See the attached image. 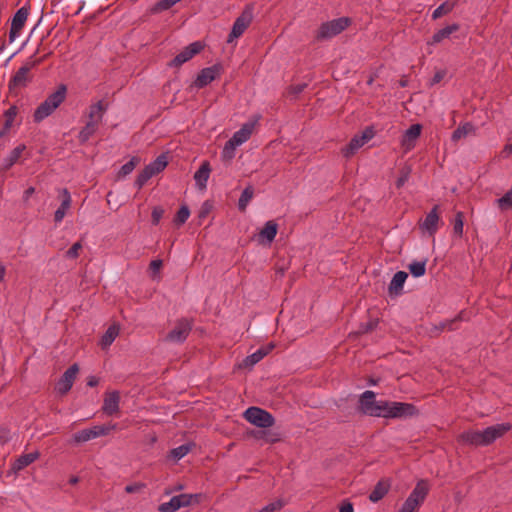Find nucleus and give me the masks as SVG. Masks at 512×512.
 <instances>
[{
  "mask_svg": "<svg viewBox=\"0 0 512 512\" xmlns=\"http://www.w3.org/2000/svg\"><path fill=\"white\" fill-rule=\"evenodd\" d=\"M189 216H190L189 208L186 205H183L177 211L175 218H174V223L177 226H181L188 220Z\"/></svg>",
  "mask_w": 512,
  "mask_h": 512,
  "instance_id": "obj_43",
  "label": "nucleus"
},
{
  "mask_svg": "<svg viewBox=\"0 0 512 512\" xmlns=\"http://www.w3.org/2000/svg\"><path fill=\"white\" fill-rule=\"evenodd\" d=\"M29 7L23 6L14 14L9 31V41L13 42L21 33L29 16Z\"/></svg>",
  "mask_w": 512,
  "mask_h": 512,
  "instance_id": "obj_13",
  "label": "nucleus"
},
{
  "mask_svg": "<svg viewBox=\"0 0 512 512\" xmlns=\"http://www.w3.org/2000/svg\"><path fill=\"white\" fill-rule=\"evenodd\" d=\"M498 206L502 210H508L512 207V189L497 199Z\"/></svg>",
  "mask_w": 512,
  "mask_h": 512,
  "instance_id": "obj_49",
  "label": "nucleus"
},
{
  "mask_svg": "<svg viewBox=\"0 0 512 512\" xmlns=\"http://www.w3.org/2000/svg\"><path fill=\"white\" fill-rule=\"evenodd\" d=\"M43 59L30 60L20 67L8 83L9 91L16 94L18 90L25 88L33 79L31 70L38 66Z\"/></svg>",
  "mask_w": 512,
  "mask_h": 512,
  "instance_id": "obj_4",
  "label": "nucleus"
},
{
  "mask_svg": "<svg viewBox=\"0 0 512 512\" xmlns=\"http://www.w3.org/2000/svg\"><path fill=\"white\" fill-rule=\"evenodd\" d=\"M422 126L420 124L411 125L404 133L401 144L405 150H411L415 146L416 140L421 134Z\"/></svg>",
  "mask_w": 512,
  "mask_h": 512,
  "instance_id": "obj_18",
  "label": "nucleus"
},
{
  "mask_svg": "<svg viewBox=\"0 0 512 512\" xmlns=\"http://www.w3.org/2000/svg\"><path fill=\"white\" fill-rule=\"evenodd\" d=\"M459 319H460L459 317H456L451 320H445V321L441 322L439 325L433 326L429 332L430 336H432V337L438 336L445 329L450 330V331L457 329L456 324L458 323Z\"/></svg>",
  "mask_w": 512,
  "mask_h": 512,
  "instance_id": "obj_35",
  "label": "nucleus"
},
{
  "mask_svg": "<svg viewBox=\"0 0 512 512\" xmlns=\"http://www.w3.org/2000/svg\"><path fill=\"white\" fill-rule=\"evenodd\" d=\"M410 173H411V169L408 166H405V167H403L400 170V176L396 180V187L397 188H401V187H403L405 185V183L409 179Z\"/></svg>",
  "mask_w": 512,
  "mask_h": 512,
  "instance_id": "obj_51",
  "label": "nucleus"
},
{
  "mask_svg": "<svg viewBox=\"0 0 512 512\" xmlns=\"http://www.w3.org/2000/svg\"><path fill=\"white\" fill-rule=\"evenodd\" d=\"M201 494H180L173 496L170 501L162 503L158 507L159 512H175L181 507H186L192 503H198Z\"/></svg>",
  "mask_w": 512,
  "mask_h": 512,
  "instance_id": "obj_7",
  "label": "nucleus"
},
{
  "mask_svg": "<svg viewBox=\"0 0 512 512\" xmlns=\"http://www.w3.org/2000/svg\"><path fill=\"white\" fill-rule=\"evenodd\" d=\"M380 400H376L375 392L366 390L358 400L357 410L364 415L376 417L379 409Z\"/></svg>",
  "mask_w": 512,
  "mask_h": 512,
  "instance_id": "obj_9",
  "label": "nucleus"
},
{
  "mask_svg": "<svg viewBox=\"0 0 512 512\" xmlns=\"http://www.w3.org/2000/svg\"><path fill=\"white\" fill-rule=\"evenodd\" d=\"M222 71V66L220 64H215L210 67L203 68L197 78L195 79L193 85L196 88H203L210 84L213 80L220 76Z\"/></svg>",
  "mask_w": 512,
  "mask_h": 512,
  "instance_id": "obj_15",
  "label": "nucleus"
},
{
  "mask_svg": "<svg viewBox=\"0 0 512 512\" xmlns=\"http://www.w3.org/2000/svg\"><path fill=\"white\" fill-rule=\"evenodd\" d=\"M350 23L351 20L348 17H340L322 23L317 30L315 38L318 41L331 39L343 32L350 25Z\"/></svg>",
  "mask_w": 512,
  "mask_h": 512,
  "instance_id": "obj_5",
  "label": "nucleus"
},
{
  "mask_svg": "<svg viewBox=\"0 0 512 512\" xmlns=\"http://www.w3.org/2000/svg\"><path fill=\"white\" fill-rule=\"evenodd\" d=\"M375 133L372 127H366L361 135H355L348 145L342 148V154L344 157L349 158L354 155L358 149L374 137Z\"/></svg>",
  "mask_w": 512,
  "mask_h": 512,
  "instance_id": "obj_10",
  "label": "nucleus"
},
{
  "mask_svg": "<svg viewBox=\"0 0 512 512\" xmlns=\"http://www.w3.org/2000/svg\"><path fill=\"white\" fill-rule=\"evenodd\" d=\"M5 275V267L0 265V282L3 280Z\"/></svg>",
  "mask_w": 512,
  "mask_h": 512,
  "instance_id": "obj_64",
  "label": "nucleus"
},
{
  "mask_svg": "<svg viewBox=\"0 0 512 512\" xmlns=\"http://www.w3.org/2000/svg\"><path fill=\"white\" fill-rule=\"evenodd\" d=\"M180 2L179 0H159L156 2L151 8L150 13L151 14H157L162 11H166L170 9L172 6Z\"/></svg>",
  "mask_w": 512,
  "mask_h": 512,
  "instance_id": "obj_39",
  "label": "nucleus"
},
{
  "mask_svg": "<svg viewBox=\"0 0 512 512\" xmlns=\"http://www.w3.org/2000/svg\"><path fill=\"white\" fill-rule=\"evenodd\" d=\"M98 383H99V380H98V378H97V377H95V376H90V377H88V379H87V385H88L89 387H95V386H97V385H98Z\"/></svg>",
  "mask_w": 512,
  "mask_h": 512,
  "instance_id": "obj_63",
  "label": "nucleus"
},
{
  "mask_svg": "<svg viewBox=\"0 0 512 512\" xmlns=\"http://www.w3.org/2000/svg\"><path fill=\"white\" fill-rule=\"evenodd\" d=\"M501 155L504 158H509L512 155V143L504 146Z\"/></svg>",
  "mask_w": 512,
  "mask_h": 512,
  "instance_id": "obj_60",
  "label": "nucleus"
},
{
  "mask_svg": "<svg viewBox=\"0 0 512 512\" xmlns=\"http://www.w3.org/2000/svg\"><path fill=\"white\" fill-rule=\"evenodd\" d=\"M98 128L99 125L87 121L78 134L79 143L85 144L97 132Z\"/></svg>",
  "mask_w": 512,
  "mask_h": 512,
  "instance_id": "obj_34",
  "label": "nucleus"
},
{
  "mask_svg": "<svg viewBox=\"0 0 512 512\" xmlns=\"http://www.w3.org/2000/svg\"><path fill=\"white\" fill-rule=\"evenodd\" d=\"M236 146L230 145V141L228 140L223 148L222 157L227 160H231L235 156Z\"/></svg>",
  "mask_w": 512,
  "mask_h": 512,
  "instance_id": "obj_54",
  "label": "nucleus"
},
{
  "mask_svg": "<svg viewBox=\"0 0 512 512\" xmlns=\"http://www.w3.org/2000/svg\"><path fill=\"white\" fill-rule=\"evenodd\" d=\"M167 164L168 162L166 156L164 154H161L149 165L154 169V171H156L157 174H159L161 171L165 169Z\"/></svg>",
  "mask_w": 512,
  "mask_h": 512,
  "instance_id": "obj_45",
  "label": "nucleus"
},
{
  "mask_svg": "<svg viewBox=\"0 0 512 512\" xmlns=\"http://www.w3.org/2000/svg\"><path fill=\"white\" fill-rule=\"evenodd\" d=\"M18 114V107L16 105L10 106L3 114L4 124L0 129V138L4 137L12 127V124Z\"/></svg>",
  "mask_w": 512,
  "mask_h": 512,
  "instance_id": "obj_30",
  "label": "nucleus"
},
{
  "mask_svg": "<svg viewBox=\"0 0 512 512\" xmlns=\"http://www.w3.org/2000/svg\"><path fill=\"white\" fill-rule=\"evenodd\" d=\"M438 208L439 206L435 205L426 215L424 221L419 224L420 229L427 232L430 236H433L438 230V223L440 221Z\"/></svg>",
  "mask_w": 512,
  "mask_h": 512,
  "instance_id": "obj_16",
  "label": "nucleus"
},
{
  "mask_svg": "<svg viewBox=\"0 0 512 512\" xmlns=\"http://www.w3.org/2000/svg\"><path fill=\"white\" fill-rule=\"evenodd\" d=\"M145 487H146V485L144 483L136 482V483L127 485L125 487V492L128 494L138 493V492L142 491Z\"/></svg>",
  "mask_w": 512,
  "mask_h": 512,
  "instance_id": "obj_56",
  "label": "nucleus"
},
{
  "mask_svg": "<svg viewBox=\"0 0 512 512\" xmlns=\"http://www.w3.org/2000/svg\"><path fill=\"white\" fill-rule=\"evenodd\" d=\"M407 277L408 274L405 271H398L394 274L388 287L390 296H399L402 293Z\"/></svg>",
  "mask_w": 512,
  "mask_h": 512,
  "instance_id": "obj_21",
  "label": "nucleus"
},
{
  "mask_svg": "<svg viewBox=\"0 0 512 512\" xmlns=\"http://www.w3.org/2000/svg\"><path fill=\"white\" fill-rule=\"evenodd\" d=\"M278 225L273 220L267 221L264 227L259 232V240L260 242L266 241L267 243H271L277 234Z\"/></svg>",
  "mask_w": 512,
  "mask_h": 512,
  "instance_id": "obj_27",
  "label": "nucleus"
},
{
  "mask_svg": "<svg viewBox=\"0 0 512 512\" xmlns=\"http://www.w3.org/2000/svg\"><path fill=\"white\" fill-rule=\"evenodd\" d=\"M108 103L104 100H99L89 106L88 122L100 125L103 120V116L108 109Z\"/></svg>",
  "mask_w": 512,
  "mask_h": 512,
  "instance_id": "obj_17",
  "label": "nucleus"
},
{
  "mask_svg": "<svg viewBox=\"0 0 512 512\" xmlns=\"http://www.w3.org/2000/svg\"><path fill=\"white\" fill-rule=\"evenodd\" d=\"M164 215V209L161 208V207H155L153 210H152V214H151V217H152V223L154 225H158L161 218L163 217Z\"/></svg>",
  "mask_w": 512,
  "mask_h": 512,
  "instance_id": "obj_57",
  "label": "nucleus"
},
{
  "mask_svg": "<svg viewBox=\"0 0 512 512\" xmlns=\"http://www.w3.org/2000/svg\"><path fill=\"white\" fill-rule=\"evenodd\" d=\"M67 96V87L60 84L57 90L50 95L35 109L33 113V121L40 123L50 115L65 101Z\"/></svg>",
  "mask_w": 512,
  "mask_h": 512,
  "instance_id": "obj_3",
  "label": "nucleus"
},
{
  "mask_svg": "<svg viewBox=\"0 0 512 512\" xmlns=\"http://www.w3.org/2000/svg\"><path fill=\"white\" fill-rule=\"evenodd\" d=\"M455 7V2L452 1H444L440 6H438L432 13V18L434 20L441 18L444 15L450 13Z\"/></svg>",
  "mask_w": 512,
  "mask_h": 512,
  "instance_id": "obj_37",
  "label": "nucleus"
},
{
  "mask_svg": "<svg viewBox=\"0 0 512 512\" xmlns=\"http://www.w3.org/2000/svg\"><path fill=\"white\" fill-rule=\"evenodd\" d=\"M82 248L81 242L74 243L69 250L66 252V257L75 259L79 256V250Z\"/></svg>",
  "mask_w": 512,
  "mask_h": 512,
  "instance_id": "obj_55",
  "label": "nucleus"
},
{
  "mask_svg": "<svg viewBox=\"0 0 512 512\" xmlns=\"http://www.w3.org/2000/svg\"><path fill=\"white\" fill-rule=\"evenodd\" d=\"M62 196H63V199H62L61 205L55 211V214H54V220L56 223H59L63 220V218L65 217L67 211L69 210V208L71 206V196H70L69 191L66 188L62 189Z\"/></svg>",
  "mask_w": 512,
  "mask_h": 512,
  "instance_id": "obj_28",
  "label": "nucleus"
},
{
  "mask_svg": "<svg viewBox=\"0 0 512 512\" xmlns=\"http://www.w3.org/2000/svg\"><path fill=\"white\" fill-rule=\"evenodd\" d=\"M253 20V8L246 6L239 17L236 18L232 30L227 38L228 43H232L235 39L239 38L245 30L249 27Z\"/></svg>",
  "mask_w": 512,
  "mask_h": 512,
  "instance_id": "obj_8",
  "label": "nucleus"
},
{
  "mask_svg": "<svg viewBox=\"0 0 512 512\" xmlns=\"http://www.w3.org/2000/svg\"><path fill=\"white\" fill-rule=\"evenodd\" d=\"M244 418L251 424L260 428H269L274 425L275 419L264 409L259 407H249L244 412Z\"/></svg>",
  "mask_w": 512,
  "mask_h": 512,
  "instance_id": "obj_6",
  "label": "nucleus"
},
{
  "mask_svg": "<svg viewBox=\"0 0 512 512\" xmlns=\"http://www.w3.org/2000/svg\"><path fill=\"white\" fill-rule=\"evenodd\" d=\"M116 425H98L92 427L93 432L95 434V438L99 436H105L110 433L111 430L115 429Z\"/></svg>",
  "mask_w": 512,
  "mask_h": 512,
  "instance_id": "obj_52",
  "label": "nucleus"
},
{
  "mask_svg": "<svg viewBox=\"0 0 512 512\" xmlns=\"http://www.w3.org/2000/svg\"><path fill=\"white\" fill-rule=\"evenodd\" d=\"M429 492V485L426 480H420L417 482L416 486L408 496L409 498L414 499L417 504L421 505L426 499Z\"/></svg>",
  "mask_w": 512,
  "mask_h": 512,
  "instance_id": "obj_25",
  "label": "nucleus"
},
{
  "mask_svg": "<svg viewBox=\"0 0 512 512\" xmlns=\"http://www.w3.org/2000/svg\"><path fill=\"white\" fill-rule=\"evenodd\" d=\"M253 194H254V190H253L252 186H248L243 190V192L239 198V202H238L239 210L245 211L248 203L250 202V200L253 197Z\"/></svg>",
  "mask_w": 512,
  "mask_h": 512,
  "instance_id": "obj_42",
  "label": "nucleus"
},
{
  "mask_svg": "<svg viewBox=\"0 0 512 512\" xmlns=\"http://www.w3.org/2000/svg\"><path fill=\"white\" fill-rule=\"evenodd\" d=\"M95 438L92 428L83 429L73 434V441L77 444L84 443Z\"/></svg>",
  "mask_w": 512,
  "mask_h": 512,
  "instance_id": "obj_40",
  "label": "nucleus"
},
{
  "mask_svg": "<svg viewBox=\"0 0 512 512\" xmlns=\"http://www.w3.org/2000/svg\"><path fill=\"white\" fill-rule=\"evenodd\" d=\"M254 129V123H245L240 130L236 131L233 136L229 139L230 145H234L236 147L240 146L244 142H246Z\"/></svg>",
  "mask_w": 512,
  "mask_h": 512,
  "instance_id": "obj_20",
  "label": "nucleus"
},
{
  "mask_svg": "<svg viewBox=\"0 0 512 512\" xmlns=\"http://www.w3.org/2000/svg\"><path fill=\"white\" fill-rule=\"evenodd\" d=\"M162 265H163L162 260H160V259H156V260H152V261L150 262L149 267H150V269H151V271H152L153 273H157V272H159V270L161 269Z\"/></svg>",
  "mask_w": 512,
  "mask_h": 512,
  "instance_id": "obj_59",
  "label": "nucleus"
},
{
  "mask_svg": "<svg viewBox=\"0 0 512 512\" xmlns=\"http://www.w3.org/2000/svg\"><path fill=\"white\" fill-rule=\"evenodd\" d=\"M389 489L390 483L388 480L382 479L378 481L369 495V500L374 503L380 501L388 493Z\"/></svg>",
  "mask_w": 512,
  "mask_h": 512,
  "instance_id": "obj_29",
  "label": "nucleus"
},
{
  "mask_svg": "<svg viewBox=\"0 0 512 512\" xmlns=\"http://www.w3.org/2000/svg\"><path fill=\"white\" fill-rule=\"evenodd\" d=\"M460 29V25L457 23H453L451 25H448L437 32H435L432 36V38L427 42L428 45H435L440 42H442L444 39H447L453 34L454 32H457Z\"/></svg>",
  "mask_w": 512,
  "mask_h": 512,
  "instance_id": "obj_23",
  "label": "nucleus"
},
{
  "mask_svg": "<svg viewBox=\"0 0 512 512\" xmlns=\"http://www.w3.org/2000/svg\"><path fill=\"white\" fill-rule=\"evenodd\" d=\"M119 401L120 396L118 391H113L111 393H108L103 402V411L107 415H113L119 411Z\"/></svg>",
  "mask_w": 512,
  "mask_h": 512,
  "instance_id": "obj_22",
  "label": "nucleus"
},
{
  "mask_svg": "<svg viewBox=\"0 0 512 512\" xmlns=\"http://www.w3.org/2000/svg\"><path fill=\"white\" fill-rule=\"evenodd\" d=\"M191 449L189 444H183L179 447H176L170 451V457L174 460H180L184 456H186Z\"/></svg>",
  "mask_w": 512,
  "mask_h": 512,
  "instance_id": "obj_44",
  "label": "nucleus"
},
{
  "mask_svg": "<svg viewBox=\"0 0 512 512\" xmlns=\"http://www.w3.org/2000/svg\"><path fill=\"white\" fill-rule=\"evenodd\" d=\"M25 149H26V146L23 144L15 147L9 153V155L6 158H4L3 163H2V169L4 171L9 170L19 160V158L21 157V155Z\"/></svg>",
  "mask_w": 512,
  "mask_h": 512,
  "instance_id": "obj_32",
  "label": "nucleus"
},
{
  "mask_svg": "<svg viewBox=\"0 0 512 512\" xmlns=\"http://www.w3.org/2000/svg\"><path fill=\"white\" fill-rule=\"evenodd\" d=\"M192 330V324L188 319H180L175 327L166 335L165 341L182 343L186 340Z\"/></svg>",
  "mask_w": 512,
  "mask_h": 512,
  "instance_id": "obj_12",
  "label": "nucleus"
},
{
  "mask_svg": "<svg viewBox=\"0 0 512 512\" xmlns=\"http://www.w3.org/2000/svg\"><path fill=\"white\" fill-rule=\"evenodd\" d=\"M274 347L275 345L273 343H269L267 346L259 348L256 352L252 353L251 355L247 356L244 359V366L253 367L259 361H261L266 355H268L273 350Z\"/></svg>",
  "mask_w": 512,
  "mask_h": 512,
  "instance_id": "obj_24",
  "label": "nucleus"
},
{
  "mask_svg": "<svg viewBox=\"0 0 512 512\" xmlns=\"http://www.w3.org/2000/svg\"><path fill=\"white\" fill-rule=\"evenodd\" d=\"M307 87L306 83L291 85L287 88L286 96L291 99H296L300 93Z\"/></svg>",
  "mask_w": 512,
  "mask_h": 512,
  "instance_id": "obj_48",
  "label": "nucleus"
},
{
  "mask_svg": "<svg viewBox=\"0 0 512 512\" xmlns=\"http://www.w3.org/2000/svg\"><path fill=\"white\" fill-rule=\"evenodd\" d=\"M419 410L412 403L380 400L376 417L405 419L417 416Z\"/></svg>",
  "mask_w": 512,
  "mask_h": 512,
  "instance_id": "obj_2",
  "label": "nucleus"
},
{
  "mask_svg": "<svg viewBox=\"0 0 512 512\" xmlns=\"http://www.w3.org/2000/svg\"><path fill=\"white\" fill-rule=\"evenodd\" d=\"M204 48V45L200 41H196L191 43L189 46L185 47L179 54H177L169 63V67L178 68L190 59H192L196 54L200 53Z\"/></svg>",
  "mask_w": 512,
  "mask_h": 512,
  "instance_id": "obj_11",
  "label": "nucleus"
},
{
  "mask_svg": "<svg viewBox=\"0 0 512 512\" xmlns=\"http://www.w3.org/2000/svg\"><path fill=\"white\" fill-rule=\"evenodd\" d=\"M79 372V367L77 364L71 365L61 376L55 386V390L61 394L65 395L70 391L73 386V383L76 379V376Z\"/></svg>",
  "mask_w": 512,
  "mask_h": 512,
  "instance_id": "obj_14",
  "label": "nucleus"
},
{
  "mask_svg": "<svg viewBox=\"0 0 512 512\" xmlns=\"http://www.w3.org/2000/svg\"><path fill=\"white\" fill-rule=\"evenodd\" d=\"M427 260L413 261L408 265L409 272L416 278L421 277L426 272Z\"/></svg>",
  "mask_w": 512,
  "mask_h": 512,
  "instance_id": "obj_38",
  "label": "nucleus"
},
{
  "mask_svg": "<svg viewBox=\"0 0 512 512\" xmlns=\"http://www.w3.org/2000/svg\"><path fill=\"white\" fill-rule=\"evenodd\" d=\"M463 218H464L463 213L458 212L454 219L453 232L458 237H462V235H463V226H464Z\"/></svg>",
  "mask_w": 512,
  "mask_h": 512,
  "instance_id": "obj_47",
  "label": "nucleus"
},
{
  "mask_svg": "<svg viewBox=\"0 0 512 512\" xmlns=\"http://www.w3.org/2000/svg\"><path fill=\"white\" fill-rule=\"evenodd\" d=\"M210 172H211L210 164L207 161L203 162L202 165L200 166V168L195 172L194 179H195L196 185L200 189L206 188V183L209 179Z\"/></svg>",
  "mask_w": 512,
  "mask_h": 512,
  "instance_id": "obj_31",
  "label": "nucleus"
},
{
  "mask_svg": "<svg viewBox=\"0 0 512 512\" xmlns=\"http://www.w3.org/2000/svg\"><path fill=\"white\" fill-rule=\"evenodd\" d=\"M446 75V71L445 70H439L437 71L433 78L431 79V85H435L437 83H439Z\"/></svg>",
  "mask_w": 512,
  "mask_h": 512,
  "instance_id": "obj_58",
  "label": "nucleus"
},
{
  "mask_svg": "<svg viewBox=\"0 0 512 512\" xmlns=\"http://www.w3.org/2000/svg\"><path fill=\"white\" fill-rule=\"evenodd\" d=\"M285 506V502L282 499H278L274 502L269 503L257 512H276L281 510Z\"/></svg>",
  "mask_w": 512,
  "mask_h": 512,
  "instance_id": "obj_50",
  "label": "nucleus"
},
{
  "mask_svg": "<svg viewBox=\"0 0 512 512\" xmlns=\"http://www.w3.org/2000/svg\"><path fill=\"white\" fill-rule=\"evenodd\" d=\"M511 428L512 425L507 422L489 426L482 431L468 430L459 435V441L473 446H488L504 436Z\"/></svg>",
  "mask_w": 512,
  "mask_h": 512,
  "instance_id": "obj_1",
  "label": "nucleus"
},
{
  "mask_svg": "<svg viewBox=\"0 0 512 512\" xmlns=\"http://www.w3.org/2000/svg\"><path fill=\"white\" fill-rule=\"evenodd\" d=\"M35 193L34 187H29L24 191L23 200L26 202Z\"/></svg>",
  "mask_w": 512,
  "mask_h": 512,
  "instance_id": "obj_61",
  "label": "nucleus"
},
{
  "mask_svg": "<svg viewBox=\"0 0 512 512\" xmlns=\"http://www.w3.org/2000/svg\"><path fill=\"white\" fill-rule=\"evenodd\" d=\"M249 435L257 440H264L266 443H276L281 440V434L272 430H252Z\"/></svg>",
  "mask_w": 512,
  "mask_h": 512,
  "instance_id": "obj_26",
  "label": "nucleus"
},
{
  "mask_svg": "<svg viewBox=\"0 0 512 512\" xmlns=\"http://www.w3.org/2000/svg\"><path fill=\"white\" fill-rule=\"evenodd\" d=\"M339 512H353V505L350 502H345Z\"/></svg>",
  "mask_w": 512,
  "mask_h": 512,
  "instance_id": "obj_62",
  "label": "nucleus"
},
{
  "mask_svg": "<svg viewBox=\"0 0 512 512\" xmlns=\"http://www.w3.org/2000/svg\"><path fill=\"white\" fill-rule=\"evenodd\" d=\"M140 163L139 157H132L127 163L122 165L118 172V177H125L132 173V171L136 168V166Z\"/></svg>",
  "mask_w": 512,
  "mask_h": 512,
  "instance_id": "obj_41",
  "label": "nucleus"
},
{
  "mask_svg": "<svg viewBox=\"0 0 512 512\" xmlns=\"http://www.w3.org/2000/svg\"><path fill=\"white\" fill-rule=\"evenodd\" d=\"M39 457L40 452L38 450L27 454H22L11 464V471L17 474L19 471L23 470L34 461L39 459Z\"/></svg>",
  "mask_w": 512,
  "mask_h": 512,
  "instance_id": "obj_19",
  "label": "nucleus"
},
{
  "mask_svg": "<svg viewBox=\"0 0 512 512\" xmlns=\"http://www.w3.org/2000/svg\"><path fill=\"white\" fill-rule=\"evenodd\" d=\"M475 132V127L470 122H466L458 126L452 133L451 140L453 142H457L462 138H465L469 134H473Z\"/></svg>",
  "mask_w": 512,
  "mask_h": 512,
  "instance_id": "obj_33",
  "label": "nucleus"
},
{
  "mask_svg": "<svg viewBox=\"0 0 512 512\" xmlns=\"http://www.w3.org/2000/svg\"><path fill=\"white\" fill-rule=\"evenodd\" d=\"M153 176L151 175V173H149V170L145 167L137 176L135 182H134V185L138 188V189H141L147 182L150 178H152Z\"/></svg>",
  "mask_w": 512,
  "mask_h": 512,
  "instance_id": "obj_46",
  "label": "nucleus"
},
{
  "mask_svg": "<svg viewBox=\"0 0 512 512\" xmlns=\"http://www.w3.org/2000/svg\"><path fill=\"white\" fill-rule=\"evenodd\" d=\"M420 505L412 498H407L399 512H414Z\"/></svg>",
  "mask_w": 512,
  "mask_h": 512,
  "instance_id": "obj_53",
  "label": "nucleus"
},
{
  "mask_svg": "<svg viewBox=\"0 0 512 512\" xmlns=\"http://www.w3.org/2000/svg\"><path fill=\"white\" fill-rule=\"evenodd\" d=\"M119 334V327L117 325H111L107 330L106 332L104 333V335L102 336L101 338V346L102 348H106L108 346H110L113 341L115 340V338L118 336Z\"/></svg>",
  "mask_w": 512,
  "mask_h": 512,
  "instance_id": "obj_36",
  "label": "nucleus"
}]
</instances>
